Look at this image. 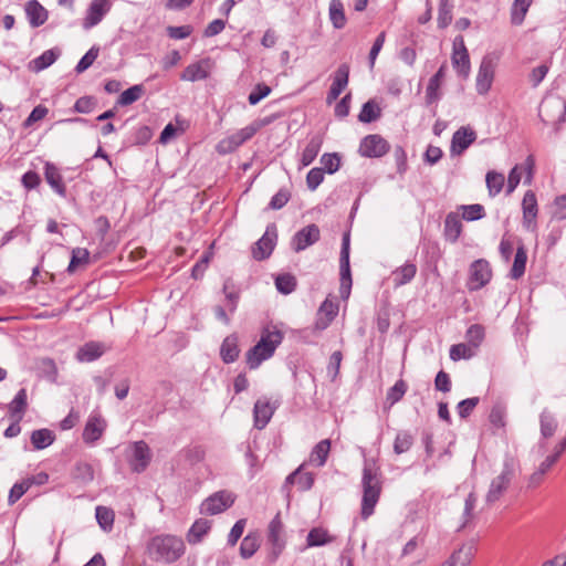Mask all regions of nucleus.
Returning <instances> with one entry per match:
<instances>
[{"label": "nucleus", "mask_w": 566, "mask_h": 566, "mask_svg": "<svg viewBox=\"0 0 566 566\" xmlns=\"http://www.w3.org/2000/svg\"><path fill=\"white\" fill-rule=\"evenodd\" d=\"M186 551L181 537L171 534H161L151 537L147 544V553L156 562L174 563Z\"/></svg>", "instance_id": "nucleus-1"}, {"label": "nucleus", "mask_w": 566, "mask_h": 566, "mask_svg": "<svg viewBox=\"0 0 566 566\" xmlns=\"http://www.w3.org/2000/svg\"><path fill=\"white\" fill-rule=\"evenodd\" d=\"M363 499L361 517L367 520L374 514L375 506L381 493V481L378 468L370 461H365L361 476Z\"/></svg>", "instance_id": "nucleus-2"}, {"label": "nucleus", "mask_w": 566, "mask_h": 566, "mask_svg": "<svg viewBox=\"0 0 566 566\" xmlns=\"http://www.w3.org/2000/svg\"><path fill=\"white\" fill-rule=\"evenodd\" d=\"M283 340V333L277 328L266 327L262 331L260 340L245 354L250 369H256L264 360L271 358L276 347Z\"/></svg>", "instance_id": "nucleus-3"}, {"label": "nucleus", "mask_w": 566, "mask_h": 566, "mask_svg": "<svg viewBox=\"0 0 566 566\" xmlns=\"http://www.w3.org/2000/svg\"><path fill=\"white\" fill-rule=\"evenodd\" d=\"M263 120H254L248 126L234 132L233 134L222 138L216 146V150L220 155L231 154L241 145L250 140L263 126Z\"/></svg>", "instance_id": "nucleus-4"}, {"label": "nucleus", "mask_w": 566, "mask_h": 566, "mask_svg": "<svg viewBox=\"0 0 566 566\" xmlns=\"http://www.w3.org/2000/svg\"><path fill=\"white\" fill-rule=\"evenodd\" d=\"M515 475V461L512 457H505L502 471L492 479L485 500L492 504L497 502L507 491Z\"/></svg>", "instance_id": "nucleus-5"}, {"label": "nucleus", "mask_w": 566, "mask_h": 566, "mask_svg": "<svg viewBox=\"0 0 566 566\" xmlns=\"http://www.w3.org/2000/svg\"><path fill=\"white\" fill-rule=\"evenodd\" d=\"M268 542L271 544L268 559L270 563H274L284 551L286 544L284 526L279 513L268 526Z\"/></svg>", "instance_id": "nucleus-6"}, {"label": "nucleus", "mask_w": 566, "mask_h": 566, "mask_svg": "<svg viewBox=\"0 0 566 566\" xmlns=\"http://www.w3.org/2000/svg\"><path fill=\"white\" fill-rule=\"evenodd\" d=\"M235 499V494L228 490L214 492L201 503L200 512L207 515L220 514L231 507Z\"/></svg>", "instance_id": "nucleus-7"}, {"label": "nucleus", "mask_w": 566, "mask_h": 566, "mask_svg": "<svg viewBox=\"0 0 566 566\" xmlns=\"http://www.w3.org/2000/svg\"><path fill=\"white\" fill-rule=\"evenodd\" d=\"M451 63L458 76L467 80L471 73V62L464 40L461 35L453 40Z\"/></svg>", "instance_id": "nucleus-8"}, {"label": "nucleus", "mask_w": 566, "mask_h": 566, "mask_svg": "<svg viewBox=\"0 0 566 566\" xmlns=\"http://www.w3.org/2000/svg\"><path fill=\"white\" fill-rule=\"evenodd\" d=\"M492 279V269L485 259H479L469 268L467 286L470 291H478L484 287Z\"/></svg>", "instance_id": "nucleus-9"}, {"label": "nucleus", "mask_w": 566, "mask_h": 566, "mask_svg": "<svg viewBox=\"0 0 566 566\" xmlns=\"http://www.w3.org/2000/svg\"><path fill=\"white\" fill-rule=\"evenodd\" d=\"M495 73V61L491 54L482 57L476 78L475 90L479 95H486L492 87Z\"/></svg>", "instance_id": "nucleus-10"}, {"label": "nucleus", "mask_w": 566, "mask_h": 566, "mask_svg": "<svg viewBox=\"0 0 566 566\" xmlns=\"http://www.w3.org/2000/svg\"><path fill=\"white\" fill-rule=\"evenodd\" d=\"M339 270H340V296L348 298L352 290V275L349 266V233L343 235L342 250L339 258Z\"/></svg>", "instance_id": "nucleus-11"}, {"label": "nucleus", "mask_w": 566, "mask_h": 566, "mask_svg": "<svg viewBox=\"0 0 566 566\" xmlns=\"http://www.w3.org/2000/svg\"><path fill=\"white\" fill-rule=\"evenodd\" d=\"M566 114V104L559 97H546L542 101L538 115L546 123L562 120Z\"/></svg>", "instance_id": "nucleus-12"}, {"label": "nucleus", "mask_w": 566, "mask_h": 566, "mask_svg": "<svg viewBox=\"0 0 566 566\" xmlns=\"http://www.w3.org/2000/svg\"><path fill=\"white\" fill-rule=\"evenodd\" d=\"M388 142L380 135H368L364 137L359 145V154L366 158H379L389 151Z\"/></svg>", "instance_id": "nucleus-13"}, {"label": "nucleus", "mask_w": 566, "mask_h": 566, "mask_svg": "<svg viewBox=\"0 0 566 566\" xmlns=\"http://www.w3.org/2000/svg\"><path fill=\"white\" fill-rule=\"evenodd\" d=\"M151 460V452L148 444L140 440L130 447L128 463L134 472L140 473L146 470Z\"/></svg>", "instance_id": "nucleus-14"}, {"label": "nucleus", "mask_w": 566, "mask_h": 566, "mask_svg": "<svg viewBox=\"0 0 566 566\" xmlns=\"http://www.w3.org/2000/svg\"><path fill=\"white\" fill-rule=\"evenodd\" d=\"M277 239V229L274 223H271L266 227L264 234L259 239L252 249V255L255 260H265L268 259L275 247Z\"/></svg>", "instance_id": "nucleus-15"}, {"label": "nucleus", "mask_w": 566, "mask_h": 566, "mask_svg": "<svg viewBox=\"0 0 566 566\" xmlns=\"http://www.w3.org/2000/svg\"><path fill=\"white\" fill-rule=\"evenodd\" d=\"M214 67V62L211 57L201 59L195 63L189 64L181 73L180 78L188 82H197L206 80Z\"/></svg>", "instance_id": "nucleus-16"}, {"label": "nucleus", "mask_w": 566, "mask_h": 566, "mask_svg": "<svg viewBox=\"0 0 566 566\" xmlns=\"http://www.w3.org/2000/svg\"><path fill=\"white\" fill-rule=\"evenodd\" d=\"M111 7V0H92L82 22L83 28L90 30L97 25L109 12Z\"/></svg>", "instance_id": "nucleus-17"}, {"label": "nucleus", "mask_w": 566, "mask_h": 566, "mask_svg": "<svg viewBox=\"0 0 566 566\" xmlns=\"http://www.w3.org/2000/svg\"><path fill=\"white\" fill-rule=\"evenodd\" d=\"M306 463H302L295 471L289 474L282 486L283 491L287 494L291 492L293 484L297 485L298 491H308L314 485L315 475L311 472H304Z\"/></svg>", "instance_id": "nucleus-18"}, {"label": "nucleus", "mask_w": 566, "mask_h": 566, "mask_svg": "<svg viewBox=\"0 0 566 566\" xmlns=\"http://www.w3.org/2000/svg\"><path fill=\"white\" fill-rule=\"evenodd\" d=\"M321 238L319 228L316 224H308L298 230L292 238L291 247L293 251L301 252L316 243Z\"/></svg>", "instance_id": "nucleus-19"}, {"label": "nucleus", "mask_w": 566, "mask_h": 566, "mask_svg": "<svg viewBox=\"0 0 566 566\" xmlns=\"http://www.w3.org/2000/svg\"><path fill=\"white\" fill-rule=\"evenodd\" d=\"M523 219L522 223L526 230L533 231L536 228V218L538 214V205L536 195L527 190L522 200Z\"/></svg>", "instance_id": "nucleus-20"}, {"label": "nucleus", "mask_w": 566, "mask_h": 566, "mask_svg": "<svg viewBox=\"0 0 566 566\" xmlns=\"http://www.w3.org/2000/svg\"><path fill=\"white\" fill-rule=\"evenodd\" d=\"M349 80V66L340 64L333 75V82L326 96V103H334L346 88Z\"/></svg>", "instance_id": "nucleus-21"}, {"label": "nucleus", "mask_w": 566, "mask_h": 566, "mask_svg": "<svg viewBox=\"0 0 566 566\" xmlns=\"http://www.w3.org/2000/svg\"><path fill=\"white\" fill-rule=\"evenodd\" d=\"M338 314V304L328 297L321 304L314 323L315 332L325 331Z\"/></svg>", "instance_id": "nucleus-22"}, {"label": "nucleus", "mask_w": 566, "mask_h": 566, "mask_svg": "<svg viewBox=\"0 0 566 566\" xmlns=\"http://www.w3.org/2000/svg\"><path fill=\"white\" fill-rule=\"evenodd\" d=\"M106 429V421L98 413H91L83 430V441L92 444L96 442Z\"/></svg>", "instance_id": "nucleus-23"}, {"label": "nucleus", "mask_w": 566, "mask_h": 566, "mask_svg": "<svg viewBox=\"0 0 566 566\" xmlns=\"http://www.w3.org/2000/svg\"><path fill=\"white\" fill-rule=\"evenodd\" d=\"M447 70H448V66L446 63H443L439 67V70L436 72V74L430 77L427 88H426V104L427 105L434 104L441 98L442 93H441L440 88L446 78Z\"/></svg>", "instance_id": "nucleus-24"}, {"label": "nucleus", "mask_w": 566, "mask_h": 566, "mask_svg": "<svg viewBox=\"0 0 566 566\" xmlns=\"http://www.w3.org/2000/svg\"><path fill=\"white\" fill-rule=\"evenodd\" d=\"M476 139V133L470 127H460L451 139L450 151L452 155L462 154Z\"/></svg>", "instance_id": "nucleus-25"}, {"label": "nucleus", "mask_w": 566, "mask_h": 566, "mask_svg": "<svg viewBox=\"0 0 566 566\" xmlns=\"http://www.w3.org/2000/svg\"><path fill=\"white\" fill-rule=\"evenodd\" d=\"M275 408L276 407L271 405L269 400L263 398L258 399L253 408L254 427L260 430L265 428L270 422Z\"/></svg>", "instance_id": "nucleus-26"}, {"label": "nucleus", "mask_w": 566, "mask_h": 566, "mask_svg": "<svg viewBox=\"0 0 566 566\" xmlns=\"http://www.w3.org/2000/svg\"><path fill=\"white\" fill-rule=\"evenodd\" d=\"M474 552L475 549L472 544H463L441 566H470Z\"/></svg>", "instance_id": "nucleus-27"}, {"label": "nucleus", "mask_w": 566, "mask_h": 566, "mask_svg": "<svg viewBox=\"0 0 566 566\" xmlns=\"http://www.w3.org/2000/svg\"><path fill=\"white\" fill-rule=\"evenodd\" d=\"M44 177L50 187L61 197H65L66 187L59 168L50 161L44 164Z\"/></svg>", "instance_id": "nucleus-28"}, {"label": "nucleus", "mask_w": 566, "mask_h": 566, "mask_svg": "<svg viewBox=\"0 0 566 566\" xmlns=\"http://www.w3.org/2000/svg\"><path fill=\"white\" fill-rule=\"evenodd\" d=\"M106 352V346L99 342H88L81 346L76 358L82 363H90L98 359Z\"/></svg>", "instance_id": "nucleus-29"}, {"label": "nucleus", "mask_w": 566, "mask_h": 566, "mask_svg": "<svg viewBox=\"0 0 566 566\" xmlns=\"http://www.w3.org/2000/svg\"><path fill=\"white\" fill-rule=\"evenodd\" d=\"M25 13L32 28H38L48 20L46 9L36 0H30L25 4Z\"/></svg>", "instance_id": "nucleus-30"}, {"label": "nucleus", "mask_w": 566, "mask_h": 566, "mask_svg": "<svg viewBox=\"0 0 566 566\" xmlns=\"http://www.w3.org/2000/svg\"><path fill=\"white\" fill-rule=\"evenodd\" d=\"M329 450L331 441L328 439L319 441L311 451L308 460L305 462L306 465L323 467L326 463Z\"/></svg>", "instance_id": "nucleus-31"}, {"label": "nucleus", "mask_w": 566, "mask_h": 566, "mask_svg": "<svg viewBox=\"0 0 566 566\" xmlns=\"http://www.w3.org/2000/svg\"><path fill=\"white\" fill-rule=\"evenodd\" d=\"M28 407V395L24 388H21L12 401L8 405L9 415L13 420L21 421Z\"/></svg>", "instance_id": "nucleus-32"}, {"label": "nucleus", "mask_w": 566, "mask_h": 566, "mask_svg": "<svg viewBox=\"0 0 566 566\" xmlns=\"http://www.w3.org/2000/svg\"><path fill=\"white\" fill-rule=\"evenodd\" d=\"M239 354L238 337L235 335L227 336L220 347V356L223 363L231 364L235 361Z\"/></svg>", "instance_id": "nucleus-33"}, {"label": "nucleus", "mask_w": 566, "mask_h": 566, "mask_svg": "<svg viewBox=\"0 0 566 566\" xmlns=\"http://www.w3.org/2000/svg\"><path fill=\"white\" fill-rule=\"evenodd\" d=\"M417 273V266L415 263H406L399 268H397L391 273L392 282L395 287L402 286L405 284L410 283Z\"/></svg>", "instance_id": "nucleus-34"}, {"label": "nucleus", "mask_w": 566, "mask_h": 566, "mask_svg": "<svg viewBox=\"0 0 566 566\" xmlns=\"http://www.w3.org/2000/svg\"><path fill=\"white\" fill-rule=\"evenodd\" d=\"M328 18L335 29L340 30L345 28L347 19L342 0H331L328 6Z\"/></svg>", "instance_id": "nucleus-35"}, {"label": "nucleus", "mask_w": 566, "mask_h": 566, "mask_svg": "<svg viewBox=\"0 0 566 566\" xmlns=\"http://www.w3.org/2000/svg\"><path fill=\"white\" fill-rule=\"evenodd\" d=\"M462 232V222L459 214L450 212L444 220V235L451 241L455 242Z\"/></svg>", "instance_id": "nucleus-36"}, {"label": "nucleus", "mask_w": 566, "mask_h": 566, "mask_svg": "<svg viewBox=\"0 0 566 566\" xmlns=\"http://www.w3.org/2000/svg\"><path fill=\"white\" fill-rule=\"evenodd\" d=\"M335 539L327 530L323 527L312 528L306 537V547H318L332 543Z\"/></svg>", "instance_id": "nucleus-37"}, {"label": "nucleus", "mask_w": 566, "mask_h": 566, "mask_svg": "<svg viewBox=\"0 0 566 566\" xmlns=\"http://www.w3.org/2000/svg\"><path fill=\"white\" fill-rule=\"evenodd\" d=\"M211 528V522L205 518L197 520L190 527L188 534H187V541L190 544H197L199 543L205 535L208 534V532Z\"/></svg>", "instance_id": "nucleus-38"}, {"label": "nucleus", "mask_w": 566, "mask_h": 566, "mask_svg": "<svg viewBox=\"0 0 566 566\" xmlns=\"http://www.w3.org/2000/svg\"><path fill=\"white\" fill-rule=\"evenodd\" d=\"M526 261H527V252L524 245H520L516 249V253L514 256L513 265L510 271V277L513 280H518L522 277L525 273L526 268Z\"/></svg>", "instance_id": "nucleus-39"}, {"label": "nucleus", "mask_w": 566, "mask_h": 566, "mask_svg": "<svg viewBox=\"0 0 566 566\" xmlns=\"http://www.w3.org/2000/svg\"><path fill=\"white\" fill-rule=\"evenodd\" d=\"M539 424L541 434L545 439L553 437L557 429V420L555 416L546 408L543 409L539 415Z\"/></svg>", "instance_id": "nucleus-40"}, {"label": "nucleus", "mask_w": 566, "mask_h": 566, "mask_svg": "<svg viewBox=\"0 0 566 566\" xmlns=\"http://www.w3.org/2000/svg\"><path fill=\"white\" fill-rule=\"evenodd\" d=\"M260 548V537L256 533H249L240 544V556L244 559L251 558Z\"/></svg>", "instance_id": "nucleus-41"}, {"label": "nucleus", "mask_w": 566, "mask_h": 566, "mask_svg": "<svg viewBox=\"0 0 566 566\" xmlns=\"http://www.w3.org/2000/svg\"><path fill=\"white\" fill-rule=\"evenodd\" d=\"M54 441V434L49 429L34 430L31 434V443L36 450H42L51 446Z\"/></svg>", "instance_id": "nucleus-42"}, {"label": "nucleus", "mask_w": 566, "mask_h": 566, "mask_svg": "<svg viewBox=\"0 0 566 566\" xmlns=\"http://www.w3.org/2000/svg\"><path fill=\"white\" fill-rule=\"evenodd\" d=\"M59 52L54 50H46L40 56L31 61V69L35 72H40L51 66L57 59Z\"/></svg>", "instance_id": "nucleus-43"}, {"label": "nucleus", "mask_w": 566, "mask_h": 566, "mask_svg": "<svg viewBox=\"0 0 566 566\" xmlns=\"http://www.w3.org/2000/svg\"><path fill=\"white\" fill-rule=\"evenodd\" d=\"M381 115V109L375 101L366 102L358 115V119L361 123H371L377 120Z\"/></svg>", "instance_id": "nucleus-44"}, {"label": "nucleus", "mask_w": 566, "mask_h": 566, "mask_svg": "<svg viewBox=\"0 0 566 566\" xmlns=\"http://www.w3.org/2000/svg\"><path fill=\"white\" fill-rule=\"evenodd\" d=\"M145 88L142 84L133 85L119 95L117 104L120 106L130 105L138 101L143 96Z\"/></svg>", "instance_id": "nucleus-45"}, {"label": "nucleus", "mask_w": 566, "mask_h": 566, "mask_svg": "<svg viewBox=\"0 0 566 566\" xmlns=\"http://www.w3.org/2000/svg\"><path fill=\"white\" fill-rule=\"evenodd\" d=\"M504 175L496 171H489L485 177L489 195L495 197L501 192L504 186Z\"/></svg>", "instance_id": "nucleus-46"}, {"label": "nucleus", "mask_w": 566, "mask_h": 566, "mask_svg": "<svg viewBox=\"0 0 566 566\" xmlns=\"http://www.w3.org/2000/svg\"><path fill=\"white\" fill-rule=\"evenodd\" d=\"M73 478L81 483H90L94 480L93 467L87 462H77L73 470Z\"/></svg>", "instance_id": "nucleus-47"}, {"label": "nucleus", "mask_w": 566, "mask_h": 566, "mask_svg": "<svg viewBox=\"0 0 566 566\" xmlns=\"http://www.w3.org/2000/svg\"><path fill=\"white\" fill-rule=\"evenodd\" d=\"M453 4L450 0H440L438 12V27L446 29L452 21Z\"/></svg>", "instance_id": "nucleus-48"}, {"label": "nucleus", "mask_w": 566, "mask_h": 566, "mask_svg": "<svg viewBox=\"0 0 566 566\" xmlns=\"http://www.w3.org/2000/svg\"><path fill=\"white\" fill-rule=\"evenodd\" d=\"M321 140L318 138H312L302 153L301 161L303 166L311 165L321 150Z\"/></svg>", "instance_id": "nucleus-49"}, {"label": "nucleus", "mask_w": 566, "mask_h": 566, "mask_svg": "<svg viewBox=\"0 0 566 566\" xmlns=\"http://www.w3.org/2000/svg\"><path fill=\"white\" fill-rule=\"evenodd\" d=\"M95 516L98 525L104 531H109L113 527L115 517L113 510L105 506H97L95 510Z\"/></svg>", "instance_id": "nucleus-50"}, {"label": "nucleus", "mask_w": 566, "mask_h": 566, "mask_svg": "<svg viewBox=\"0 0 566 566\" xmlns=\"http://www.w3.org/2000/svg\"><path fill=\"white\" fill-rule=\"evenodd\" d=\"M412 444L413 437L407 431H400L394 441V451L396 454H402L409 451Z\"/></svg>", "instance_id": "nucleus-51"}, {"label": "nucleus", "mask_w": 566, "mask_h": 566, "mask_svg": "<svg viewBox=\"0 0 566 566\" xmlns=\"http://www.w3.org/2000/svg\"><path fill=\"white\" fill-rule=\"evenodd\" d=\"M484 327L479 324L471 325L467 331L468 344L475 350L484 339Z\"/></svg>", "instance_id": "nucleus-52"}, {"label": "nucleus", "mask_w": 566, "mask_h": 566, "mask_svg": "<svg viewBox=\"0 0 566 566\" xmlns=\"http://www.w3.org/2000/svg\"><path fill=\"white\" fill-rule=\"evenodd\" d=\"M275 286L282 294H290L296 287V280L292 274H280L275 279Z\"/></svg>", "instance_id": "nucleus-53"}, {"label": "nucleus", "mask_w": 566, "mask_h": 566, "mask_svg": "<svg viewBox=\"0 0 566 566\" xmlns=\"http://www.w3.org/2000/svg\"><path fill=\"white\" fill-rule=\"evenodd\" d=\"M180 455L191 465L201 462L205 459L206 451L201 446L185 448Z\"/></svg>", "instance_id": "nucleus-54"}, {"label": "nucleus", "mask_w": 566, "mask_h": 566, "mask_svg": "<svg viewBox=\"0 0 566 566\" xmlns=\"http://www.w3.org/2000/svg\"><path fill=\"white\" fill-rule=\"evenodd\" d=\"M407 389L408 386L405 380H397L396 384L387 391L386 400L390 403V406L397 403L402 399Z\"/></svg>", "instance_id": "nucleus-55"}, {"label": "nucleus", "mask_w": 566, "mask_h": 566, "mask_svg": "<svg viewBox=\"0 0 566 566\" xmlns=\"http://www.w3.org/2000/svg\"><path fill=\"white\" fill-rule=\"evenodd\" d=\"M533 0H515L512 7V22L521 24Z\"/></svg>", "instance_id": "nucleus-56"}, {"label": "nucleus", "mask_w": 566, "mask_h": 566, "mask_svg": "<svg viewBox=\"0 0 566 566\" xmlns=\"http://www.w3.org/2000/svg\"><path fill=\"white\" fill-rule=\"evenodd\" d=\"M475 350L469 344H455L450 348V358L454 361L460 359H469L474 355Z\"/></svg>", "instance_id": "nucleus-57"}, {"label": "nucleus", "mask_w": 566, "mask_h": 566, "mask_svg": "<svg viewBox=\"0 0 566 566\" xmlns=\"http://www.w3.org/2000/svg\"><path fill=\"white\" fill-rule=\"evenodd\" d=\"M462 218L467 221L480 220L485 216L484 207L479 203L461 206Z\"/></svg>", "instance_id": "nucleus-58"}, {"label": "nucleus", "mask_w": 566, "mask_h": 566, "mask_svg": "<svg viewBox=\"0 0 566 566\" xmlns=\"http://www.w3.org/2000/svg\"><path fill=\"white\" fill-rule=\"evenodd\" d=\"M90 253L86 249H74L72 251V258L67 266L70 273L74 272L78 265L86 264L88 262Z\"/></svg>", "instance_id": "nucleus-59"}, {"label": "nucleus", "mask_w": 566, "mask_h": 566, "mask_svg": "<svg viewBox=\"0 0 566 566\" xmlns=\"http://www.w3.org/2000/svg\"><path fill=\"white\" fill-rule=\"evenodd\" d=\"M99 49L97 46H92L78 61L77 65L75 66V71L77 73H83L86 71L97 59Z\"/></svg>", "instance_id": "nucleus-60"}, {"label": "nucleus", "mask_w": 566, "mask_h": 566, "mask_svg": "<svg viewBox=\"0 0 566 566\" xmlns=\"http://www.w3.org/2000/svg\"><path fill=\"white\" fill-rule=\"evenodd\" d=\"M96 106V99L93 96H82L76 99L74 111L80 114H88Z\"/></svg>", "instance_id": "nucleus-61"}, {"label": "nucleus", "mask_w": 566, "mask_h": 566, "mask_svg": "<svg viewBox=\"0 0 566 566\" xmlns=\"http://www.w3.org/2000/svg\"><path fill=\"white\" fill-rule=\"evenodd\" d=\"M480 399L479 397H472L464 400H461L457 406V411L460 418L469 417L473 409L478 406Z\"/></svg>", "instance_id": "nucleus-62"}, {"label": "nucleus", "mask_w": 566, "mask_h": 566, "mask_svg": "<svg viewBox=\"0 0 566 566\" xmlns=\"http://www.w3.org/2000/svg\"><path fill=\"white\" fill-rule=\"evenodd\" d=\"M291 193L287 189H280L270 200L269 208L279 210L283 208L290 200Z\"/></svg>", "instance_id": "nucleus-63"}, {"label": "nucleus", "mask_w": 566, "mask_h": 566, "mask_svg": "<svg viewBox=\"0 0 566 566\" xmlns=\"http://www.w3.org/2000/svg\"><path fill=\"white\" fill-rule=\"evenodd\" d=\"M321 163L323 170H326L328 174H334L339 168L340 159L336 154H324L321 158Z\"/></svg>", "instance_id": "nucleus-64"}]
</instances>
